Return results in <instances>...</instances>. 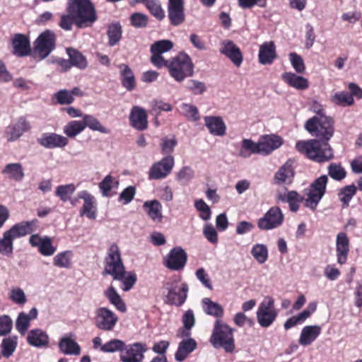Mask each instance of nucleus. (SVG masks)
<instances>
[{"label": "nucleus", "instance_id": "4", "mask_svg": "<svg viewBox=\"0 0 362 362\" xmlns=\"http://www.w3.org/2000/svg\"><path fill=\"white\" fill-rule=\"evenodd\" d=\"M305 128L312 136L325 141H328L334 134L333 121L327 116L313 117L309 119L305 124Z\"/></svg>", "mask_w": 362, "mask_h": 362}, {"label": "nucleus", "instance_id": "43", "mask_svg": "<svg viewBox=\"0 0 362 362\" xmlns=\"http://www.w3.org/2000/svg\"><path fill=\"white\" fill-rule=\"evenodd\" d=\"M203 310L206 314L214 316L217 318L222 317L223 315V309L222 306L216 302L212 301L209 298L202 299Z\"/></svg>", "mask_w": 362, "mask_h": 362}, {"label": "nucleus", "instance_id": "50", "mask_svg": "<svg viewBox=\"0 0 362 362\" xmlns=\"http://www.w3.org/2000/svg\"><path fill=\"white\" fill-rule=\"evenodd\" d=\"M356 192V187L354 185H347L341 188L338 193L340 202L342 203V207L346 208L353 197Z\"/></svg>", "mask_w": 362, "mask_h": 362}, {"label": "nucleus", "instance_id": "12", "mask_svg": "<svg viewBox=\"0 0 362 362\" xmlns=\"http://www.w3.org/2000/svg\"><path fill=\"white\" fill-rule=\"evenodd\" d=\"M95 325L103 331H112L117 322V315L106 307H100L95 310Z\"/></svg>", "mask_w": 362, "mask_h": 362}, {"label": "nucleus", "instance_id": "15", "mask_svg": "<svg viewBox=\"0 0 362 362\" xmlns=\"http://www.w3.org/2000/svg\"><path fill=\"white\" fill-rule=\"evenodd\" d=\"M187 259L185 251L180 247L170 250L165 257L163 264L165 267L173 271H180L185 267Z\"/></svg>", "mask_w": 362, "mask_h": 362}, {"label": "nucleus", "instance_id": "55", "mask_svg": "<svg viewBox=\"0 0 362 362\" xmlns=\"http://www.w3.org/2000/svg\"><path fill=\"white\" fill-rule=\"evenodd\" d=\"M8 298L15 304L20 306L27 302V297L24 291L20 287H13L8 292Z\"/></svg>", "mask_w": 362, "mask_h": 362}, {"label": "nucleus", "instance_id": "56", "mask_svg": "<svg viewBox=\"0 0 362 362\" xmlns=\"http://www.w3.org/2000/svg\"><path fill=\"white\" fill-rule=\"evenodd\" d=\"M182 322L185 328V330L182 332V336L189 337L191 335L190 330L195 323V317L193 310H187L182 316Z\"/></svg>", "mask_w": 362, "mask_h": 362}, {"label": "nucleus", "instance_id": "29", "mask_svg": "<svg viewBox=\"0 0 362 362\" xmlns=\"http://www.w3.org/2000/svg\"><path fill=\"white\" fill-rule=\"evenodd\" d=\"M73 334H66L59 342L60 351L66 355L78 356L81 353V347L74 339Z\"/></svg>", "mask_w": 362, "mask_h": 362}, {"label": "nucleus", "instance_id": "21", "mask_svg": "<svg viewBox=\"0 0 362 362\" xmlns=\"http://www.w3.org/2000/svg\"><path fill=\"white\" fill-rule=\"evenodd\" d=\"M26 341L29 345L35 348H46L49 343V337L45 331L35 328L28 332Z\"/></svg>", "mask_w": 362, "mask_h": 362}, {"label": "nucleus", "instance_id": "40", "mask_svg": "<svg viewBox=\"0 0 362 362\" xmlns=\"http://www.w3.org/2000/svg\"><path fill=\"white\" fill-rule=\"evenodd\" d=\"M279 201L288 202L290 209L296 212L299 209V203L301 201L300 196L296 191H290L286 193H279L277 195Z\"/></svg>", "mask_w": 362, "mask_h": 362}, {"label": "nucleus", "instance_id": "52", "mask_svg": "<svg viewBox=\"0 0 362 362\" xmlns=\"http://www.w3.org/2000/svg\"><path fill=\"white\" fill-rule=\"evenodd\" d=\"M119 279H113L121 281L120 288L124 291L132 289L136 281V275L134 272H126L125 269Z\"/></svg>", "mask_w": 362, "mask_h": 362}, {"label": "nucleus", "instance_id": "2", "mask_svg": "<svg viewBox=\"0 0 362 362\" xmlns=\"http://www.w3.org/2000/svg\"><path fill=\"white\" fill-rule=\"evenodd\" d=\"M296 147L300 153L317 163L328 161L334 156L333 151L328 142L320 139L299 141L296 143Z\"/></svg>", "mask_w": 362, "mask_h": 362}, {"label": "nucleus", "instance_id": "3", "mask_svg": "<svg viewBox=\"0 0 362 362\" xmlns=\"http://www.w3.org/2000/svg\"><path fill=\"white\" fill-rule=\"evenodd\" d=\"M234 329L221 320H216L214 325L210 342L214 348H223L231 353L235 349Z\"/></svg>", "mask_w": 362, "mask_h": 362}, {"label": "nucleus", "instance_id": "42", "mask_svg": "<svg viewBox=\"0 0 362 362\" xmlns=\"http://www.w3.org/2000/svg\"><path fill=\"white\" fill-rule=\"evenodd\" d=\"M105 296L109 300L110 303L113 305L119 311L124 313L127 310V307L124 302L112 286H110L105 291Z\"/></svg>", "mask_w": 362, "mask_h": 362}, {"label": "nucleus", "instance_id": "59", "mask_svg": "<svg viewBox=\"0 0 362 362\" xmlns=\"http://www.w3.org/2000/svg\"><path fill=\"white\" fill-rule=\"evenodd\" d=\"M328 174L332 179L340 181L345 178L346 172L341 164L332 163L328 166Z\"/></svg>", "mask_w": 362, "mask_h": 362}, {"label": "nucleus", "instance_id": "62", "mask_svg": "<svg viewBox=\"0 0 362 362\" xmlns=\"http://www.w3.org/2000/svg\"><path fill=\"white\" fill-rule=\"evenodd\" d=\"M114 185H115L117 187L119 185L118 181L115 180L114 178L110 175L105 176L102 182L99 184V188L102 192L103 196L107 197L110 194V192L114 187Z\"/></svg>", "mask_w": 362, "mask_h": 362}, {"label": "nucleus", "instance_id": "28", "mask_svg": "<svg viewBox=\"0 0 362 362\" xmlns=\"http://www.w3.org/2000/svg\"><path fill=\"white\" fill-rule=\"evenodd\" d=\"M321 332L322 328L319 325L305 326L301 330L298 343L301 346H309L317 339Z\"/></svg>", "mask_w": 362, "mask_h": 362}, {"label": "nucleus", "instance_id": "5", "mask_svg": "<svg viewBox=\"0 0 362 362\" xmlns=\"http://www.w3.org/2000/svg\"><path fill=\"white\" fill-rule=\"evenodd\" d=\"M168 71L172 78L176 81L181 82L185 78L192 76L194 66L187 54L180 53L170 62Z\"/></svg>", "mask_w": 362, "mask_h": 362}, {"label": "nucleus", "instance_id": "58", "mask_svg": "<svg viewBox=\"0 0 362 362\" xmlns=\"http://www.w3.org/2000/svg\"><path fill=\"white\" fill-rule=\"evenodd\" d=\"M332 101L340 106H350L354 103V98L349 93L341 91L336 93L332 97Z\"/></svg>", "mask_w": 362, "mask_h": 362}, {"label": "nucleus", "instance_id": "41", "mask_svg": "<svg viewBox=\"0 0 362 362\" xmlns=\"http://www.w3.org/2000/svg\"><path fill=\"white\" fill-rule=\"evenodd\" d=\"M71 65L80 69H85L88 66L86 57L76 49L69 47L66 49Z\"/></svg>", "mask_w": 362, "mask_h": 362}, {"label": "nucleus", "instance_id": "33", "mask_svg": "<svg viewBox=\"0 0 362 362\" xmlns=\"http://www.w3.org/2000/svg\"><path fill=\"white\" fill-rule=\"evenodd\" d=\"M204 124L210 134L221 136L226 134V124L221 117L206 116L204 118Z\"/></svg>", "mask_w": 362, "mask_h": 362}, {"label": "nucleus", "instance_id": "27", "mask_svg": "<svg viewBox=\"0 0 362 362\" xmlns=\"http://www.w3.org/2000/svg\"><path fill=\"white\" fill-rule=\"evenodd\" d=\"M291 160H287L274 175V182L277 185H289L293 182L294 171Z\"/></svg>", "mask_w": 362, "mask_h": 362}, {"label": "nucleus", "instance_id": "6", "mask_svg": "<svg viewBox=\"0 0 362 362\" xmlns=\"http://www.w3.org/2000/svg\"><path fill=\"white\" fill-rule=\"evenodd\" d=\"M124 269L119 247L115 243L112 244L105 258L103 275L109 274L113 279H119Z\"/></svg>", "mask_w": 362, "mask_h": 362}, {"label": "nucleus", "instance_id": "61", "mask_svg": "<svg viewBox=\"0 0 362 362\" xmlns=\"http://www.w3.org/2000/svg\"><path fill=\"white\" fill-rule=\"evenodd\" d=\"M173 47V44L170 40H163L155 42L151 47V53H156L162 54L164 52H168Z\"/></svg>", "mask_w": 362, "mask_h": 362}, {"label": "nucleus", "instance_id": "10", "mask_svg": "<svg viewBox=\"0 0 362 362\" xmlns=\"http://www.w3.org/2000/svg\"><path fill=\"white\" fill-rule=\"evenodd\" d=\"M54 33L47 30L42 33L34 42V53L39 59L46 58L55 47Z\"/></svg>", "mask_w": 362, "mask_h": 362}, {"label": "nucleus", "instance_id": "11", "mask_svg": "<svg viewBox=\"0 0 362 362\" xmlns=\"http://www.w3.org/2000/svg\"><path fill=\"white\" fill-rule=\"evenodd\" d=\"M174 164L175 160L173 156H165L160 160L153 163L149 168L148 179L157 180L165 178L171 173Z\"/></svg>", "mask_w": 362, "mask_h": 362}, {"label": "nucleus", "instance_id": "8", "mask_svg": "<svg viewBox=\"0 0 362 362\" xmlns=\"http://www.w3.org/2000/svg\"><path fill=\"white\" fill-rule=\"evenodd\" d=\"M165 288L168 291L165 298L166 303L180 306L185 302L188 292L186 283L180 280L170 281L165 284Z\"/></svg>", "mask_w": 362, "mask_h": 362}, {"label": "nucleus", "instance_id": "57", "mask_svg": "<svg viewBox=\"0 0 362 362\" xmlns=\"http://www.w3.org/2000/svg\"><path fill=\"white\" fill-rule=\"evenodd\" d=\"M124 341L120 339H111L102 345L100 350L104 353H114L119 351L120 354L122 353V350L124 348Z\"/></svg>", "mask_w": 362, "mask_h": 362}, {"label": "nucleus", "instance_id": "51", "mask_svg": "<svg viewBox=\"0 0 362 362\" xmlns=\"http://www.w3.org/2000/svg\"><path fill=\"white\" fill-rule=\"evenodd\" d=\"M13 252V240L6 232L0 238V255L5 257H11Z\"/></svg>", "mask_w": 362, "mask_h": 362}, {"label": "nucleus", "instance_id": "48", "mask_svg": "<svg viewBox=\"0 0 362 362\" xmlns=\"http://www.w3.org/2000/svg\"><path fill=\"white\" fill-rule=\"evenodd\" d=\"M251 254L254 259L259 264H264L268 259L269 252L264 244H255L251 249Z\"/></svg>", "mask_w": 362, "mask_h": 362}, {"label": "nucleus", "instance_id": "1", "mask_svg": "<svg viewBox=\"0 0 362 362\" xmlns=\"http://www.w3.org/2000/svg\"><path fill=\"white\" fill-rule=\"evenodd\" d=\"M68 15L62 16L60 27L65 30H70L73 23L78 28L90 26L96 20L95 8L90 0H70L68 6Z\"/></svg>", "mask_w": 362, "mask_h": 362}, {"label": "nucleus", "instance_id": "34", "mask_svg": "<svg viewBox=\"0 0 362 362\" xmlns=\"http://www.w3.org/2000/svg\"><path fill=\"white\" fill-rule=\"evenodd\" d=\"M13 53L19 57L26 56L30 52L28 38L23 34H15L12 39Z\"/></svg>", "mask_w": 362, "mask_h": 362}, {"label": "nucleus", "instance_id": "14", "mask_svg": "<svg viewBox=\"0 0 362 362\" xmlns=\"http://www.w3.org/2000/svg\"><path fill=\"white\" fill-rule=\"evenodd\" d=\"M283 221L284 214L278 206H274L258 220L257 226L261 230H269L279 228Z\"/></svg>", "mask_w": 362, "mask_h": 362}, {"label": "nucleus", "instance_id": "22", "mask_svg": "<svg viewBox=\"0 0 362 362\" xmlns=\"http://www.w3.org/2000/svg\"><path fill=\"white\" fill-rule=\"evenodd\" d=\"M221 54L227 57L238 67L243 62V54L240 48L230 40H226L221 43L220 49Z\"/></svg>", "mask_w": 362, "mask_h": 362}, {"label": "nucleus", "instance_id": "25", "mask_svg": "<svg viewBox=\"0 0 362 362\" xmlns=\"http://www.w3.org/2000/svg\"><path fill=\"white\" fill-rule=\"evenodd\" d=\"M37 222V221L35 219L29 221H21L13 225L9 230H6V232L14 240L16 238L24 237L34 231V227Z\"/></svg>", "mask_w": 362, "mask_h": 362}, {"label": "nucleus", "instance_id": "47", "mask_svg": "<svg viewBox=\"0 0 362 362\" xmlns=\"http://www.w3.org/2000/svg\"><path fill=\"white\" fill-rule=\"evenodd\" d=\"M18 344V337L10 336L4 338L1 342V354L2 355L8 358L15 351Z\"/></svg>", "mask_w": 362, "mask_h": 362}, {"label": "nucleus", "instance_id": "18", "mask_svg": "<svg viewBox=\"0 0 362 362\" xmlns=\"http://www.w3.org/2000/svg\"><path fill=\"white\" fill-rule=\"evenodd\" d=\"M29 243L33 247H37L43 256H52L57 248L52 245V239L48 236L41 237L37 234L32 235Z\"/></svg>", "mask_w": 362, "mask_h": 362}, {"label": "nucleus", "instance_id": "63", "mask_svg": "<svg viewBox=\"0 0 362 362\" xmlns=\"http://www.w3.org/2000/svg\"><path fill=\"white\" fill-rule=\"evenodd\" d=\"M177 144V140L174 136L171 138H163L160 144L161 153L167 156L170 155L174 151Z\"/></svg>", "mask_w": 362, "mask_h": 362}, {"label": "nucleus", "instance_id": "7", "mask_svg": "<svg viewBox=\"0 0 362 362\" xmlns=\"http://www.w3.org/2000/svg\"><path fill=\"white\" fill-rule=\"evenodd\" d=\"M279 314L275 307L274 299L269 296L264 298L257 310V320L262 327H270L276 320Z\"/></svg>", "mask_w": 362, "mask_h": 362}, {"label": "nucleus", "instance_id": "17", "mask_svg": "<svg viewBox=\"0 0 362 362\" xmlns=\"http://www.w3.org/2000/svg\"><path fill=\"white\" fill-rule=\"evenodd\" d=\"M37 142L42 146L48 149L62 148L68 144V138L56 133H44L37 139Z\"/></svg>", "mask_w": 362, "mask_h": 362}, {"label": "nucleus", "instance_id": "45", "mask_svg": "<svg viewBox=\"0 0 362 362\" xmlns=\"http://www.w3.org/2000/svg\"><path fill=\"white\" fill-rule=\"evenodd\" d=\"M73 252L71 250H66L59 252L53 258V264L59 268H70L71 266V259Z\"/></svg>", "mask_w": 362, "mask_h": 362}, {"label": "nucleus", "instance_id": "38", "mask_svg": "<svg viewBox=\"0 0 362 362\" xmlns=\"http://www.w3.org/2000/svg\"><path fill=\"white\" fill-rule=\"evenodd\" d=\"M144 209H145L148 216L156 222H160L163 218L162 216V206L157 200L147 201L144 204Z\"/></svg>", "mask_w": 362, "mask_h": 362}, {"label": "nucleus", "instance_id": "13", "mask_svg": "<svg viewBox=\"0 0 362 362\" xmlns=\"http://www.w3.org/2000/svg\"><path fill=\"white\" fill-rule=\"evenodd\" d=\"M146 351V345L141 342L124 344V348L119 354V360L121 362H142Z\"/></svg>", "mask_w": 362, "mask_h": 362}, {"label": "nucleus", "instance_id": "64", "mask_svg": "<svg viewBox=\"0 0 362 362\" xmlns=\"http://www.w3.org/2000/svg\"><path fill=\"white\" fill-rule=\"evenodd\" d=\"M289 59L293 68L298 74H302L305 70V66L303 58L295 52L289 54Z\"/></svg>", "mask_w": 362, "mask_h": 362}, {"label": "nucleus", "instance_id": "24", "mask_svg": "<svg viewBox=\"0 0 362 362\" xmlns=\"http://www.w3.org/2000/svg\"><path fill=\"white\" fill-rule=\"evenodd\" d=\"M129 122L131 125L137 130L146 129L148 127L146 110L139 106H133L129 115Z\"/></svg>", "mask_w": 362, "mask_h": 362}, {"label": "nucleus", "instance_id": "31", "mask_svg": "<svg viewBox=\"0 0 362 362\" xmlns=\"http://www.w3.org/2000/svg\"><path fill=\"white\" fill-rule=\"evenodd\" d=\"M78 197L84 201L83 208L81 211V215H86L90 219L95 218L96 209L95 206V198L88 191L83 190L78 192Z\"/></svg>", "mask_w": 362, "mask_h": 362}, {"label": "nucleus", "instance_id": "36", "mask_svg": "<svg viewBox=\"0 0 362 362\" xmlns=\"http://www.w3.org/2000/svg\"><path fill=\"white\" fill-rule=\"evenodd\" d=\"M282 79L290 86L298 89L305 90L308 87V80L294 73L286 72L282 74Z\"/></svg>", "mask_w": 362, "mask_h": 362}, {"label": "nucleus", "instance_id": "37", "mask_svg": "<svg viewBox=\"0 0 362 362\" xmlns=\"http://www.w3.org/2000/svg\"><path fill=\"white\" fill-rule=\"evenodd\" d=\"M122 76V84L128 90H132L136 86L135 78L132 70L125 64L119 65Z\"/></svg>", "mask_w": 362, "mask_h": 362}, {"label": "nucleus", "instance_id": "30", "mask_svg": "<svg viewBox=\"0 0 362 362\" xmlns=\"http://www.w3.org/2000/svg\"><path fill=\"white\" fill-rule=\"evenodd\" d=\"M276 57V47L273 42H265L259 47L258 59L261 64H271Z\"/></svg>", "mask_w": 362, "mask_h": 362}, {"label": "nucleus", "instance_id": "23", "mask_svg": "<svg viewBox=\"0 0 362 362\" xmlns=\"http://www.w3.org/2000/svg\"><path fill=\"white\" fill-rule=\"evenodd\" d=\"M38 311L36 308H33L28 313L21 312L16 320V329L18 332L24 336L30 326V322L37 317Z\"/></svg>", "mask_w": 362, "mask_h": 362}, {"label": "nucleus", "instance_id": "39", "mask_svg": "<svg viewBox=\"0 0 362 362\" xmlns=\"http://www.w3.org/2000/svg\"><path fill=\"white\" fill-rule=\"evenodd\" d=\"M257 142L252 139H244L240 145L238 156L243 158H248L252 154H259Z\"/></svg>", "mask_w": 362, "mask_h": 362}, {"label": "nucleus", "instance_id": "35", "mask_svg": "<svg viewBox=\"0 0 362 362\" xmlns=\"http://www.w3.org/2000/svg\"><path fill=\"white\" fill-rule=\"evenodd\" d=\"M1 174L7 179L16 182H21L25 177L23 165L20 163L6 164L1 170Z\"/></svg>", "mask_w": 362, "mask_h": 362}, {"label": "nucleus", "instance_id": "54", "mask_svg": "<svg viewBox=\"0 0 362 362\" xmlns=\"http://www.w3.org/2000/svg\"><path fill=\"white\" fill-rule=\"evenodd\" d=\"M181 113L191 122H197L200 119L199 110L196 106L189 104L182 103L180 105Z\"/></svg>", "mask_w": 362, "mask_h": 362}, {"label": "nucleus", "instance_id": "19", "mask_svg": "<svg viewBox=\"0 0 362 362\" xmlns=\"http://www.w3.org/2000/svg\"><path fill=\"white\" fill-rule=\"evenodd\" d=\"M281 144V138L274 134L263 136L257 141L259 154L262 156L270 154L279 148Z\"/></svg>", "mask_w": 362, "mask_h": 362}, {"label": "nucleus", "instance_id": "20", "mask_svg": "<svg viewBox=\"0 0 362 362\" xmlns=\"http://www.w3.org/2000/svg\"><path fill=\"white\" fill-rule=\"evenodd\" d=\"M30 128L29 122L24 118H19L16 122L6 127L5 134L8 141L18 139Z\"/></svg>", "mask_w": 362, "mask_h": 362}, {"label": "nucleus", "instance_id": "44", "mask_svg": "<svg viewBox=\"0 0 362 362\" xmlns=\"http://www.w3.org/2000/svg\"><path fill=\"white\" fill-rule=\"evenodd\" d=\"M122 26L119 23H111L107 29L108 45L110 47L117 45L122 38Z\"/></svg>", "mask_w": 362, "mask_h": 362}, {"label": "nucleus", "instance_id": "32", "mask_svg": "<svg viewBox=\"0 0 362 362\" xmlns=\"http://www.w3.org/2000/svg\"><path fill=\"white\" fill-rule=\"evenodd\" d=\"M187 339H182L178 344L177 350L175 354V358L177 361L182 362L197 348L196 341L187 337Z\"/></svg>", "mask_w": 362, "mask_h": 362}, {"label": "nucleus", "instance_id": "26", "mask_svg": "<svg viewBox=\"0 0 362 362\" xmlns=\"http://www.w3.org/2000/svg\"><path fill=\"white\" fill-rule=\"evenodd\" d=\"M336 250L337 262L344 264L347 260L349 251V240L347 235L344 232H340L337 235Z\"/></svg>", "mask_w": 362, "mask_h": 362}, {"label": "nucleus", "instance_id": "9", "mask_svg": "<svg viewBox=\"0 0 362 362\" xmlns=\"http://www.w3.org/2000/svg\"><path fill=\"white\" fill-rule=\"evenodd\" d=\"M327 180V175H321L310 185L305 199V205L307 207L312 210L317 208L325 193Z\"/></svg>", "mask_w": 362, "mask_h": 362}, {"label": "nucleus", "instance_id": "16", "mask_svg": "<svg viewBox=\"0 0 362 362\" xmlns=\"http://www.w3.org/2000/svg\"><path fill=\"white\" fill-rule=\"evenodd\" d=\"M168 17L171 25L178 26L185 20L184 0H168Z\"/></svg>", "mask_w": 362, "mask_h": 362}, {"label": "nucleus", "instance_id": "46", "mask_svg": "<svg viewBox=\"0 0 362 362\" xmlns=\"http://www.w3.org/2000/svg\"><path fill=\"white\" fill-rule=\"evenodd\" d=\"M82 124L86 127H88L93 131H98L103 134H108L109 130L103 127L101 123L95 117L90 115H85L83 117Z\"/></svg>", "mask_w": 362, "mask_h": 362}, {"label": "nucleus", "instance_id": "49", "mask_svg": "<svg viewBox=\"0 0 362 362\" xmlns=\"http://www.w3.org/2000/svg\"><path fill=\"white\" fill-rule=\"evenodd\" d=\"M84 130L81 121L72 120L63 127V132L69 138H75Z\"/></svg>", "mask_w": 362, "mask_h": 362}, {"label": "nucleus", "instance_id": "53", "mask_svg": "<svg viewBox=\"0 0 362 362\" xmlns=\"http://www.w3.org/2000/svg\"><path fill=\"white\" fill-rule=\"evenodd\" d=\"M145 6L157 20L164 19L165 13L161 6L160 0H148Z\"/></svg>", "mask_w": 362, "mask_h": 362}, {"label": "nucleus", "instance_id": "60", "mask_svg": "<svg viewBox=\"0 0 362 362\" xmlns=\"http://www.w3.org/2000/svg\"><path fill=\"white\" fill-rule=\"evenodd\" d=\"M75 190L74 184L59 185L57 187L55 194L62 202H66Z\"/></svg>", "mask_w": 362, "mask_h": 362}]
</instances>
